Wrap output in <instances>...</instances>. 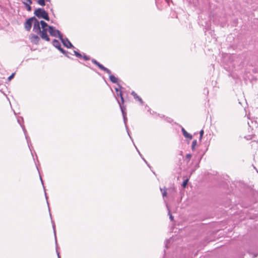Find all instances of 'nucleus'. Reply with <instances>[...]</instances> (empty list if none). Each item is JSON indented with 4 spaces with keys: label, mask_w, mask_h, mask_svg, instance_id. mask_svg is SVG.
<instances>
[{
    "label": "nucleus",
    "mask_w": 258,
    "mask_h": 258,
    "mask_svg": "<svg viewBox=\"0 0 258 258\" xmlns=\"http://www.w3.org/2000/svg\"><path fill=\"white\" fill-rule=\"evenodd\" d=\"M59 50L68 58H71L72 55H75L76 57L80 58L81 59H83L85 60H88L91 59V57L89 56L86 55L84 53H82L80 52L77 51L74 49H72V51L74 54L68 52L66 49H59Z\"/></svg>",
    "instance_id": "nucleus-1"
},
{
    "label": "nucleus",
    "mask_w": 258,
    "mask_h": 258,
    "mask_svg": "<svg viewBox=\"0 0 258 258\" xmlns=\"http://www.w3.org/2000/svg\"><path fill=\"white\" fill-rule=\"evenodd\" d=\"M91 61L94 64L96 65L100 70L105 72L107 74H108L109 75V79L111 82H112L113 83H118V78L115 77L114 76L111 75V72L110 70L104 67L102 64L100 63L95 59H92Z\"/></svg>",
    "instance_id": "nucleus-2"
},
{
    "label": "nucleus",
    "mask_w": 258,
    "mask_h": 258,
    "mask_svg": "<svg viewBox=\"0 0 258 258\" xmlns=\"http://www.w3.org/2000/svg\"><path fill=\"white\" fill-rule=\"evenodd\" d=\"M34 15L39 19H44L46 21L49 20V17L48 16L47 12H46L43 8L37 9L34 13Z\"/></svg>",
    "instance_id": "nucleus-3"
},
{
    "label": "nucleus",
    "mask_w": 258,
    "mask_h": 258,
    "mask_svg": "<svg viewBox=\"0 0 258 258\" xmlns=\"http://www.w3.org/2000/svg\"><path fill=\"white\" fill-rule=\"evenodd\" d=\"M59 39L61 40L64 46L68 48H75V47L72 45V44L71 43V42L67 38H63L62 35H60Z\"/></svg>",
    "instance_id": "nucleus-4"
},
{
    "label": "nucleus",
    "mask_w": 258,
    "mask_h": 258,
    "mask_svg": "<svg viewBox=\"0 0 258 258\" xmlns=\"http://www.w3.org/2000/svg\"><path fill=\"white\" fill-rule=\"evenodd\" d=\"M118 104L119 105L121 111L122 112V114L123 118L124 123L125 124V126L126 129L127 130V134H128V136L130 137H131L130 135L129 132H128V131L127 126L126 125L127 117H126V113L125 112V108L122 105V104H121L120 102L118 100ZM130 138L132 139L131 137H130Z\"/></svg>",
    "instance_id": "nucleus-5"
},
{
    "label": "nucleus",
    "mask_w": 258,
    "mask_h": 258,
    "mask_svg": "<svg viewBox=\"0 0 258 258\" xmlns=\"http://www.w3.org/2000/svg\"><path fill=\"white\" fill-rule=\"evenodd\" d=\"M35 19V17H32L28 19L27 20V21L25 22L24 25H25V28L27 31H29L32 27V23L34 22V20Z\"/></svg>",
    "instance_id": "nucleus-6"
},
{
    "label": "nucleus",
    "mask_w": 258,
    "mask_h": 258,
    "mask_svg": "<svg viewBox=\"0 0 258 258\" xmlns=\"http://www.w3.org/2000/svg\"><path fill=\"white\" fill-rule=\"evenodd\" d=\"M48 29L49 33H50V35L52 36L56 37L58 36L59 38L60 35H62L59 30L55 29V28L52 26H48Z\"/></svg>",
    "instance_id": "nucleus-7"
},
{
    "label": "nucleus",
    "mask_w": 258,
    "mask_h": 258,
    "mask_svg": "<svg viewBox=\"0 0 258 258\" xmlns=\"http://www.w3.org/2000/svg\"><path fill=\"white\" fill-rule=\"evenodd\" d=\"M40 25V22L35 18L33 22V31L37 34L40 32L41 27Z\"/></svg>",
    "instance_id": "nucleus-8"
},
{
    "label": "nucleus",
    "mask_w": 258,
    "mask_h": 258,
    "mask_svg": "<svg viewBox=\"0 0 258 258\" xmlns=\"http://www.w3.org/2000/svg\"><path fill=\"white\" fill-rule=\"evenodd\" d=\"M30 39L32 42L35 43V44L37 43L40 40L39 37L38 36L35 35H30Z\"/></svg>",
    "instance_id": "nucleus-9"
},
{
    "label": "nucleus",
    "mask_w": 258,
    "mask_h": 258,
    "mask_svg": "<svg viewBox=\"0 0 258 258\" xmlns=\"http://www.w3.org/2000/svg\"><path fill=\"white\" fill-rule=\"evenodd\" d=\"M131 94L133 96L135 99L138 100L142 105L143 104V101L142 98L139 97L134 91H133L131 93Z\"/></svg>",
    "instance_id": "nucleus-10"
},
{
    "label": "nucleus",
    "mask_w": 258,
    "mask_h": 258,
    "mask_svg": "<svg viewBox=\"0 0 258 258\" xmlns=\"http://www.w3.org/2000/svg\"><path fill=\"white\" fill-rule=\"evenodd\" d=\"M181 131L182 132L183 135L185 138H188L190 140L192 139V136L190 134H188L183 127H182Z\"/></svg>",
    "instance_id": "nucleus-11"
},
{
    "label": "nucleus",
    "mask_w": 258,
    "mask_h": 258,
    "mask_svg": "<svg viewBox=\"0 0 258 258\" xmlns=\"http://www.w3.org/2000/svg\"><path fill=\"white\" fill-rule=\"evenodd\" d=\"M53 45L56 48H61L60 47V44L59 41L54 39L52 41Z\"/></svg>",
    "instance_id": "nucleus-12"
},
{
    "label": "nucleus",
    "mask_w": 258,
    "mask_h": 258,
    "mask_svg": "<svg viewBox=\"0 0 258 258\" xmlns=\"http://www.w3.org/2000/svg\"><path fill=\"white\" fill-rule=\"evenodd\" d=\"M38 34H40V36L42 39L45 40L46 41L49 40V38L47 35V33H45L43 32V33H39Z\"/></svg>",
    "instance_id": "nucleus-13"
},
{
    "label": "nucleus",
    "mask_w": 258,
    "mask_h": 258,
    "mask_svg": "<svg viewBox=\"0 0 258 258\" xmlns=\"http://www.w3.org/2000/svg\"><path fill=\"white\" fill-rule=\"evenodd\" d=\"M40 23L41 26V28H48V26H49L44 21H43V20L40 21Z\"/></svg>",
    "instance_id": "nucleus-14"
},
{
    "label": "nucleus",
    "mask_w": 258,
    "mask_h": 258,
    "mask_svg": "<svg viewBox=\"0 0 258 258\" xmlns=\"http://www.w3.org/2000/svg\"><path fill=\"white\" fill-rule=\"evenodd\" d=\"M117 97H119L120 98V99H121V103H120L121 104H123V102H124V100H123V98L122 97V95L121 92H119L117 93Z\"/></svg>",
    "instance_id": "nucleus-15"
},
{
    "label": "nucleus",
    "mask_w": 258,
    "mask_h": 258,
    "mask_svg": "<svg viewBox=\"0 0 258 258\" xmlns=\"http://www.w3.org/2000/svg\"><path fill=\"white\" fill-rule=\"evenodd\" d=\"M21 126L23 128V130L24 132V134H25V137H26V139L27 141V142L29 144V138H28V137L27 136V134H26V129L25 128L24 126H22L21 124H20Z\"/></svg>",
    "instance_id": "nucleus-16"
},
{
    "label": "nucleus",
    "mask_w": 258,
    "mask_h": 258,
    "mask_svg": "<svg viewBox=\"0 0 258 258\" xmlns=\"http://www.w3.org/2000/svg\"><path fill=\"white\" fill-rule=\"evenodd\" d=\"M197 145V141L196 140H194L192 143L191 149L192 151L195 150V147Z\"/></svg>",
    "instance_id": "nucleus-17"
},
{
    "label": "nucleus",
    "mask_w": 258,
    "mask_h": 258,
    "mask_svg": "<svg viewBox=\"0 0 258 258\" xmlns=\"http://www.w3.org/2000/svg\"><path fill=\"white\" fill-rule=\"evenodd\" d=\"M37 3L42 6H44L45 5V0H38Z\"/></svg>",
    "instance_id": "nucleus-18"
},
{
    "label": "nucleus",
    "mask_w": 258,
    "mask_h": 258,
    "mask_svg": "<svg viewBox=\"0 0 258 258\" xmlns=\"http://www.w3.org/2000/svg\"><path fill=\"white\" fill-rule=\"evenodd\" d=\"M24 4L26 5L27 11H31V7L30 6V4H27L26 3H24Z\"/></svg>",
    "instance_id": "nucleus-19"
},
{
    "label": "nucleus",
    "mask_w": 258,
    "mask_h": 258,
    "mask_svg": "<svg viewBox=\"0 0 258 258\" xmlns=\"http://www.w3.org/2000/svg\"><path fill=\"white\" fill-rule=\"evenodd\" d=\"M166 207L168 210V215H169V218L170 219L171 221H172L173 220V217L172 216V215H171V214L170 213V210H169L168 209V206L166 204Z\"/></svg>",
    "instance_id": "nucleus-20"
},
{
    "label": "nucleus",
    "mask_w": 258,
    "mask_h": 258,
    "mask_svg": "<svg viewBox=\"0 0 258 258\" xmlns=\"http://www.w3.org/2000/svg\"><path fill=\"white\" fill-rule=\"evenodd\" d=\"M191 156H192V155L190 154H188L186 155L185 159H186V160H187V162H188L190 160Z\"/></svg>",
    "instance_id": "nucleus-21"
},
{
    "label": "nucleus",
    "mask_w": 258,
    "mask_h": 258,
    "mask_svg": "<svg viewBox=\"0 0 258 258\" xmlns=\"http://www.w3.org/2000/svg\"><path fill=\"white\" fill-rule=\"evenodd\" d=\"M42 30H40V32L39 33H47V31H48V28H42Z\"/></svg>",
    "instance_id": "nucleus-22"
},
{
    "label": "nucleus",
    "mask_w": 258,
    "mask_h": 258,
    "mask_svg": "<svg viewBox=\"0 0 258 258\" xmlns=\"http://www.w3.org/2000/svg\"><path fill=\"white\" fill-rule=\"evenodd\" d=\"M15 74V73H13L11 76H10L8 77V80L9 81H10L14 78Z\"/></svg>",
    "instance_id": "nucleus-23"
},
{
    "label": "nucleus",
    "mask_w": 258,
    "mask_h": 258,
    "mask_svg": "<svg viewBox=\"0 0 258 258\" xmlns=\"http://www.w3.org/2000/svg\"><path fill=\"white\" fill-rule=\"evenodd\" d=\"M52 226H53V232H54V236H55V240L56 241L55 229V225H54V224L53 223V222L52 221Z\"/></svg>",
    "instance_id": "nucleus-24"
},
{
    "label": "nucleus",
    "mask_w": 258,
    "mask_h": 258,
    "mask_svg": "<svg viewBox=\"0 0 258 258\" xmlns=\"http://www.w3.org/2000/svg\"><path fill=\"white\" fill-rule=\"evenodd\" d=\"M187 182H188V179H186V180H184L182 183V186L183 187H185L186 185H187Z\"/></svg>",
    "instance_id": "nucleus-25"
},
{
    "label": "nucleus",
    "mask_w": 258,
    "mask_h": 258,
    "mask_svg": "<svg viewBox=\"0 0 258 258\" xmlns=\"http://www.w3.org/2000/svg\"><path fill=\"white\" fill-rule=\"evenodd\" d=\"M118 88H115V90L117 93H118L120 91V90L121 89V86L119 84H118Z\"/></svg>",
    "instance_id": "nucleus-26"
},
{
    "label": "nucleus",
    "mask_w": 258,
    "mask_h": 258,
    "mask_svg": "<svg viewBox=\"0 0 258 258\" xmlns=\"http://www.w3.org/2000/svg\"><path fill=\"white\" fill-rule=\"evenodd\" d=\"M166 196V192L165 191V190H164L163 192H162V196L163 197H164Z\"/></svg>",
    "instance_id": "nucleus-27"
},
{
    "label": "nucleus",
    "mask_w": 258,
    "mask_h": 258,
    "mask_svg": "<svg viewBox=\"0 0 258 258\" xmlns=\"http://www.w3.org/2000/svg\"><path fill=\"white\" fill-rule=\"evenodd\" d=\"M200 135H201V136H203V134H204V131L203 130H201L200 132Z\"/></svg>",
    "instance_id": "nucleus-28"
},
{
    "label": "nucleus",
    "mask_w": 258,
    "mask_h": 258,
    "mask_svg": "<svg viewBox=\"0 0 258 258\" xmlns=\"http://www.w3.org/2000/svg\"><path fill=\"white\" fill-rule=\"evenodd\" d=\"M85 66H87V67H89V68H90V69H92V70H93V71H95V70H94L93 68H91L89 65H88V64H86Z\"/></svg>",
    "instance_id": "nucleus-29"
},
{
    "label": "nucleus",
    "mask_w": 258,
    "mask_h": 258,
    "mask_svg": "<svg viewBox=\"0 0 258 258\" xmlns=\"http://www.w3.org/2000/svg\"><path fill=\"white\" fill-rule=\"evenodd\" d=\"M56 252H57V254L58 258H60L59 253V252H58L57 249H56Z\"/></svg>",
    "instance_id": "nucleus-30"
},
{
    "label": "nucleus",
    "mask_w": 258,
    "mask_h": 258,
    "mask_svg": "<svg viewBox=\"0 0 258 258\" xmlns=\"http://www.w3.org/2000/svg\"><path fill=\"white\" fill-rule=\"evenodd\" d=\"M142 159H143V160L145 161V162L146 164H147V162L146 160L144 158H143V157H142Z\"/></svg>",
    "instance_id": "nucleus-31"
},
{
    "label": "nucleus",
    "mask_w": 258,
    "mask_h": 258,
    "mask_svg": "<svg viewBox=\"0 0 258 258\" xmlns=\"http://www.w3.org/2000/svg\"><path fill=\"white\" fill-rule=\"evenodd\" d=\"M202 137H203V136H201V135H200V140H201V139H202Z\"/></svg>",
    "instance_id": "nucleus-32"
},
{
    "label": "nucleus",
    "mask_w": 258,
    "mask_h": 258,
    "mask_svg": "<svg viewBox=\"0 0 258 258\" xmlns=\"http://www.w3.org/2000/svg\"><path fill=\"white\" fill-rule=\"evenodd\" d=\"M138 153H139V155H140V156H141V157H142V155H141V154L140 153V152L139 151V150H138Z\"/></svg>",
    "instance_id": "nucleus-33"
},
{
    "label": "nucleus",
    "mask_w": 258,
    "mask_h": 258,
    "mask_svg": "<svg viewBox=\"0 0 258 258\" xmlns=\"http://www.w3.org/2000/svg\"><path fill=\"white\" fill-rule=\"evenodd\" d=\"M45 198L46 199V200L47 199V196H46V192H45Z\"/></svg>",
    "instance_id": "nucleus-34"
},
{
    "label": "nucleus",
    "mask_w": 258,
    "mask_h": 258,
    "mask_svg": "<svg viewBox=\"0 0 258 258\" xmlns=\"http://www.w3.org/2000/svg\"><path fill=\"white\" fill-rule=\"evenodd\" d=\"M40 179H41V182H42V184H43V183L42 179L41 178V177H40Z\"/></svg>",
    "instance_id": "nucleus-35"
},
{
    "label": "nucleus",
    "mask_w": 258,
    "mask_h": 258,
    "mask_svg": "<svg viewBox=\"0 0 258 258\" xmlns=\"http://www.w3.org/2000/svg\"><path fill=\"white\" fill-rule=\"evenodd\" d=\"M18 122L20 124V119H18Z\"/></svg>",
    "instance_id": "nucleus-36"
},
{
    "label": "nucleus",
    "mask_w": 258,
    "mask_h": 258,
    "mask_svg": "<svg viewBox=\"0 0 258 258\" xmlns=\"http://www.w3.org/2000/svg\"><path fill=\"white\" fill-rule=\"evenodd\" d=\"M165 246L166 248H167V243L165 244Z\"/></svg>",
    "instance_id": "nucleus-37"
},
{
    "label": "nucleus",
    "mask_w": 258,
    "mask_h": 258,
    "mask_svg": "<svg viewBox=\"0 0 258 258\" xmlns=\"http://www.w3.org/2000/svg\"><path fill=\"white\" fill-rule=\"evenodd\" d=\"M135 147H136V149L137 150V151L138 150L137 148L136 147V146H135Z\"/></svg>",
    "instance_id": "nucleus-38"
},
{
    "label": "nucleus",
    "mask_w": 258,
    "mask_h": 258,
    "mask_svg": "<svg viewBox=\"0 0 258 258\" xmlns=\"http://www.w3.org/2000/svg\"><path fill=\"white\" fill-rule=\"evenodd\" d=\"M47 2H50V0H46Z\"/></svg>",
    "instance_id": "nucleus-39"
}]
</instances>
